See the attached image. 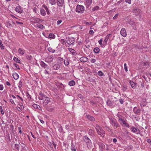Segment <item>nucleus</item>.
Instances as JSON below:
<instances>
[{
    "mask_svg": "<svg viewBox=\"0 0 151 151\" xmlns=\"http://www.w3.org/2000/svg\"><path fill=\"white\" fill-rule=\"evenodd\" d=\"M46 109L47 111L50 112H52L54 111V108L50 106H47Z\"/></svg>",
    "mask_w": 151,
    "mask_h": 151,
    "instance_id": "obj_24",
    "label": "nucleus"
},
{
    "mask_svg": "<svg viewBox=\"0 0 151 151\" xmlns=\"http://www.w3.org/2000/svg\"><path fill=\"white\" fill-rule=\"evenodd\" d=\"M120 33L121 35L124 37H125L127 36V33L125 28H122V29L120 31Z\"/></svg>",
    "mask_w": 151,
    "mask_h": 151,
    "instance_id": "obj_11",
    "label": "nucleus"
},
{
    "mask_svg": "<svg viewBox=\"0 0 151 151\" xmlns=\"http://www.w3.org/2000/svg\"><path fill=\"white\" fill-rule=\"evenodd\" d=\"M122 0H121L119 1H118L116 4V5H119V4L121 3L122 2Z\"/></svg>",
    "mask_w": 151,
    "mask_h": 151,
    "instance_id": "obj_56",
    "label": "nucleus"
},
{
    "mask_svg": "<svg viewBox=\"0 0 151 151\" xmlns=\"http://www.w3.org/2000/svg\"><path fill=\"white\" fill-rule=\"evenodd\" d=\"M62 22V21L61 20H58L57 22V25L58 26L59 25V24L61 23Z\"/></svg>",
    "mask_w": 151,
    "mask_h": 151,
    "instance_id": "obj_47",
    "label": "nucleus"
},
{
    "mask_svg": "<svg viewBox=\"0 0 151 151\" xmlns=\"http://www.w3.org/2000/svg\"><path fill=\"white\" fill-rule=\"evenodd\" d=\"M68 50L73 55H76V51L74 49H73L71 48H68Z\"/></svg>",
    "mask_w": 151,
    "mask_h": 151,
    "instance_id": "obj_17",
    "label": "nucleus"
},
{
    "mask_svg": "<svg viewBox=\"0 0 151 151\" xmlns=\"http://www.w3.org/2000/svg\"><path fill=\"white\" fill-rule=\"evenodd\" d=\"M40 13L42 15V16H45L46 14V13L45 12V10L43 9H41L40 10Z\"/></svg>",
    "mask_w": 151,
    "mask_h": 151,
    "instance_id": "obj_32",
    "label": "nucleus"
},
{
    "mask_svg": "<svg viewBox=\"0 0 151 151\" xmlns=\"http://www.w3.org/2000/svg\"><path fill=\"white\" fill-rule=\"evenodd\" d=\"M111 35V34H109V35H107L105 37V39L104 40V42L105 43V45L107 44V43L108 40V39H109V37H110V36Z\"/></svg>",
    "mask_w": 151,
    "mask_h": 151,
    "instance_id": "obj_23",
    "label": "nucleus"
},
{
    "mask_svg": "<svg viewBox=\"0 0 151 151\" xmlns=\"http://www.w3.org/2000/svg\"><path fill=\"white\" fill-rule=\"evenodd\" d=\"M33 11L35 13H36L37 12V8H36L35 7L33 9Z\"/></svg>",
    "mask_w": 151,
    "mask_h": 151,
    "instance_id": "obj_61",
    "label": "nucleus"
},
{
    "mask_svg": "<svg viewBox=\"0 0 151 151\" xmlns=\"http://www.w3.org/2000/svg\"><path fill=\"white\" fill-rule=\"evenodd\" d=\"M14 65L15 67L17 69H20L18 65L14 63Z\"/></svg>",
    "mask_w": 151,
    "mask_h": 151,
    "instance_id": "obj_53",
    "label": "nucleus"
},
{
    "mask_svg": "<svg viewBox=\"0 0 151 151\" xmlns=\"http://www.w3.org/2000/svg\"><path fill=\"white\" fill-rule=\"evenodd\" d=\"M147 142L149 143H151V140L150 139H147Z\"/></svg>",
    "mask_w": 151,
    "mask_h": 151,
    "instance_id": "obj_64",
    "label": "nucleus"
},
{
    "mask_svg": "<svg viewBox=\"0 0 151 151\" xmlns=\"http://www.w3.org/2000/svg\"><path fill=\"white\" fill-rule=\"evenodd\" d=\"M102 39H100V40H99L98 41V42H99V44L101 45H102Z\"/></svg>",
    "mask_w": 151,
    "mask_h": 151,
    "instance_id": "obj_54",
    "label": "nucleus"
},
{
    "mask_svg": "<svg viewBox=\"0 0 151 151\" xmlns=\"http://www.w3.org/2000/svg\"><path fill=\"white\" fill-rule=\"evenodd\" d=\"M112 146V144H110L109 145H106V150H110V148Z\"/></svg>",
    "mask_w": 151,
    "mask_h": 151,
    "instance_id": "obj_41",
    "label": "nucleus"
},
{
    "mask_svg": "<svg viewBox=\"0 0 151 151\" xmlns=\"http://www.w3.org/2000/svg\"><path fill=\"white\" fill-rule=\"evenodd\" d=\"M96 60L95 59H92L91 61V62L92 63H94L96 62Z\"/></svg>",
    "mask_w": 151,
    "mask_h": 151,
    "instance_id": "obj_60",
    "label": "nucleus"
},
{
    "mask_svg": "<svg viewBox=\"0 0 151 151\" xmlns=\"http://www.w3.org/2000/svg\"><path fill=\"white\" fill-rule=\"evenodd\" d=\"M19 105L20 106V107H17V109H18V108L21 111L22 110H23L24 109V107L23 105L22 104V103H20L19 104Z\"/></svg>",
    "mask_w": 151,
    "mask_h": 151,
    "instance_id": "obj_29",
    "label": "nucleus"
},
{
    "mask_svg": "<svg viewBox=\"0 0 151 151\" xmlns=\"http://www.w3.org/2000/svg\"><path fill=\"white\" fill-rule=\"evenodd\" d=\"M15 11L16 12L19 13H21L23 12L22 9L19 6H17L16 7L15 9Z\"/></svg>",
    "mask_w": 151,
    "mask_h": 151,
    "instance_id": "obj_12",
    "label": "nucleus"
},
{
    "mask_svg": "<svg viewBox=\"0 0 151 151\" xmlns=\"http://www.w3.org/2000/svg\"><path fill=\"white\" fill-rule=\"evenodd\" d=\"M19 145L18 144H15V147L17 149V150H19Z\"/></svg>",
    "mask_w": 151,
    "mask_h": 151,
    "instance_id": "obj_51",
    "label": "nucleus"
},
{
    "mask_svg": "<svg viewBox=\"0 0 151 151\" xmlns=\"http://www.w3.org/2000/svg\"><path fill=\"white\" fill-rule=\"evenodd\" d=\"M53 69L55 70H56L60 68V66L58 65L57 64H55L52 66Z\"/></svg>",
    "mask_w": 151,
    "mask_h": 151,
    "instance_id": "obj_25",
    "label": "nucleus"
},
{
    "mask_svg": "<svg viewBox=\"0 0 151 151\" xmlns=\"http://www.w3.org/2000/svg\"><path fill=\"white\" fill-rule=\"evenodd\" d=\"M124 69L125 71L127 72L128 71L127 67V64L125 63L124 64Z\"/></svg>",
    "mask_w": 151,
    "mask_h": 151,
    "instance_id": "obj_42",
    "label": "nucleus"
},
{
    "mask_svg": "<svg viewBox=\"0 0 151 151\" xmlns=\"http://www.w3.org/2000/svg\"><path fill=\"white\" fill-rule=\"evenodd\" d=\"M55 35L52 33H50L49 35V37L51 39H54L55 38Z\"/></svg>",
    "mask_w": 151,
    "mask_h": 151,
    "instance_id": "obj_34",
    "label": "nucleus"
},
{
    "mask_svg": "<svg viewBox=\"0 0 151 151\" xmlns=\"http://www.w3.org/2000/svg\"><path fill=\"white\" fill-rule=\"evenodd\" d=\"M37 27L40 28V29H42L44 28L43 26L41 24L38 23L37 24Z\"/></svg>",
    "mask_w": 151,
    "mask_h": 151,
    "instance_id": "obj_30",
    "label": "nucleus"
},
{
    "mask_svg": "<svg viewBox=\"0 0 151 151\" xmlns=\"http://www.w3.org/2000/svg\"><path fill=\"white\" fill-rule=\"evenodd\" d=\"M13 60L16 62L17 63H20V61L19 59L17 58L14 57L13 58Z\"/></svg>",
    "mask_w": 151,
    "mask_h": 151,
    "instance_id": "obj_35",
    "label": "nucleus"
},
{
    "mask_svg": "<svg viewBox=\"0 0 151 151\" xmlns=\"http://www.w3.org/2000/svg\"><path fill=\"white\" fill-rule=\"evenodd\" d=\"M129 83L132 87L133 88H134L136 86L137 83H134L132 81H129Z\"/></svg>",
    "mask_w": 151,
    "mask_h": 151,
    "instance_id": "obj_15",
    "label": "nucleus"
},
{
    "mask_svg": "<svg viewBox=\"0 0 151 151\" xmlns=\"http://www.w3.org/2000/svg\"><path fill=\"white\" fill-rule=\"evenodd\" d=\"M99 9V7L98 6H95L92 9V11H95L96 10H97Z\"/></svg>",
    "mask_w": 151,
    "mask_h": 151,
    "instance_id": "obj_44",
    "label": "nucleus"
},
{
    "mask_svg": "<svg viewBox=\"0 0 151 151\" xmlns=\"http://www.w3.org/2000/svg\"><path fill=\"white\" fill-rule=\"evenodd\" d=\"M96 129L98 134L101 135L102 137H103L104 136L105 132L102 129V127H100L99 125L96 124Z\"/></svg>",
    "mask_w": 151,
    "mask_h": 151,
    "instance_id": "obj_1",
    "label": "nucleus"
},
{
    "mask_svg": "<svg viewBox=\"0 0 151 151\" xmlns=\"http://www.w3.org/2000/svg\"><path fill=\"white\" fill-rule=\"evenodd\" d=\"M75 82L73 80H71L70 81L68 85L70 86H73L75 85Z\"/></svg>",
    "mask_w": 151,
    "mask_h": 151,
    "instance_id": "obj_27",
    "label": "nucleus"
},
{
    "mask_svg": "<svg viewBox=\"0 0 151 151\" xmlns=\"http://www.w3.org/2000/svg\"><path fill=\"white\" fill-rule=\"evenodd\" d=\"M92 1V0H85V3L86 5L89 6L91 4Z\"/></svg>",
    "mask_w": 151,
    "mask_h": 151,
    "instance_id": "obj_19",
    "label": "nucleus"
},
{
    "mask_svg": "<svg viewBox=\"0 0 151 151\" xmlns=\"http://www.w3.org/2000/svg\"><path fill=\"white\" fill-rule=\"evenodd\" d=\"M58 5L59 6H65V3L64 0H58Z\"/></svg>",
    "mask_w": 151,
    "mask_h": 151,
    "instance_id": "obj_8",
    "label": "nucleus"
},
{
    "mask_svg": "<svg viewBox=\"0 0 151 151\" xmlns=\"http://www.w3.org/2000/svg\"><path fill=\"white\" fill-rule=\"evenodd\" d=\"M146 104V102H145V101L144 102V104H142V102H141L140 105L141 106H145Z\"/></svg>",
    "mask_w": 151,
    "mask_h": 151,
    "instance_id": "obj_58",
    "label": "nucleus"
},
{
    "mask_svg": "<svg viewBox=\"0 0 151 151\" xmlns=\"http://www.w3.org/2000/svg\"><path fill=\"white\" fill-rule=\"evenodd\" d=\"M110 123L113 126L116 127H118L119 126V124L115 121L114 120L112 119H110Z\"/></svg>",
    "mask_w": 151,
    "mask_h": 151,
    "instance_id": "obj_7",
    "label": "nucleus"
},
{
    "mask_svg": "<svg viewBox=\"0 0 151 151\" xmlns=\"http://www.w3.org/2000/svg\"><path fill=\"white\" fill-rule=\"evenodd\" d=\"M84 141L87 143L88 148L91 147L92 146V142L89 138L87 136H85L84 139Z\"/></svg>",
    "mask_w": 151,
    "mask_h": 151,
    "instance_id": "obj_3",
    "label": "nucleus"
},
{
    "mask_svg": "<svg viewBox=\"0 0 151 151\" xmlns=\"http://www.w3.org/2000/svg\"><path fill=\"white\" fill-rule=\"evenodd\" d=\"M88 60V58L85 57H82L80 58V60L82 62H86Z\"/></svg>",
    "mask_w": 151,
    "mask_h": 151,
    "instance_id": "obj_16",
    "label": "nucleus"
},
{
    "mask_svg": "<svg viewBox=\"0 0 151 151\" xmlns=\"http://www.w3.org/2000/svg\"><path fill=\"white\" fill-rule=\"evenodd\" d=\"M66 42L69 45H71L74 43V39L73 38H68L66 39Z\"/></svg>",
    "mask_w": 151,
    "mask_h": 151,
    "instance_id": "obj_5",
    "label": "nucleus"
},
{
    "mask_svg": "<svg viewBox=\"0 0 151 151\" xmlns=\"http://www.w3.org/2000/svg\"><path fill=\"white\" fill-rule=\"evenodd\" d=\"M119 120L120 122L122 124H124L126 122L124 120L121 118H119Z\"/></svg>",
    "mask_w": 151,
    "mask_h": 151,
    "instance_id": "obj_39",
    "label": "nucleus"
},
{
    "mask_svg": "<svg viewBox=\"0 0 151 151\" xmlns=\"http://www.w3.org/2000/svg\"><path fill=\"white\" fill-rule=\"evenodd\" d=\"M40 64L41 66L44 68H46L47 66L46 64L42 61H41L40 62Z\"/></svg>",
    "mask_w": 151,
    "mask_h": 151,
    "instance_id": "obj_22",
    "label": "nucleus"
},
{
    "mask_svg": "<svg viewBox=\"0 0 151 151\" xmlns=\"http://www.w3.org/2000/svg\"><path fill=\"white\" fill-rule=\"evenodd\" d=\"M4 86L2 85H0V90H2L4 89Z\"/></svg>",
    "mask_w": 151,
    "mask_h": 151,
    "instance_id": "obj_59",
    "label": "nucleus"
},
{
    "mask_svg": "<svg viewBox=\"0 0 151 151\" xmlns=\"http://www.w3.org/2000/svg\"><path fill=\"white\" fill-rule=\"evenodd\" d=\"M131 130L132 132L136 133L137 134H138L139 132V131L138 129L134 127H132L131 128Z\"/></svg>",
    "mask_w": 151,
    "mask_h": 151,
    "instance_id": "obj_10",
    "label": "nucleus"
},
{
    "mask_svg": "<svg viewBox=\"0 0 151 151\" xmlns=\"http://www.w3.org/2000/svg\"><path fill=\"white\" fill-rule=\"evenodd\" d=\"M133 12L134 14L140 17L141 15V12L138 8H136L133 10Z\"/></svg>",
    "mask_w": 151,
    "mask_h": 151,
    "instance_id": "obj_4",
    "label": "nucleus"
},
{
    "mask_svg": "<svg viewBox=\"0 0 151 151\" xmlns=\"http://www.w3.org/2000/svg\"><path fill=\"white\" fill-rule=\"evenodd\" d=\"M85 10L84 7L81 5H78L76 8V12L80 13H83Z\"/></svg>",
    "mask_w": 151,
    "mask_h": 151,
    "instance_id": "obj_2",
    "label": "nucleus"
},
{
    "mask_svg": "<svg viewBox=\"0 0 151 151\" xmlns=\"http://www.w3.org/2000/svg\"><path fill=\"white\" fill-rule=\"evenodd\" d=\"M25 52V50L22 48H19L18 49V52L21 55H23Z\"/></svg>",
    "mask_w": 151,
    "mask_h": 151,
    "instance_id": "obj_14",
    "label": "nucleus"
},
{
    "mask_svg": "<svg viewBox=\"0 0 151 151\" xmlns=\"http://www.w3.org/2000/svg\"><path fill=\"white\" fill-rule=\"evenodd\" d=\"M33 106L35 108H37V109H38L39 108V107H40V106L39 105H37V104H34L33 105Z\"/></svg>",
    "mask_w": 151,
    "mask_h": 151,
    "instance_id": "obj_50",
    "label": "nucleus"
},
{
    "mask_svg": "<svg viewBox=\"0 0 151 151\" xmlns=\"http://www.w3.org/2000/svg\"><path fill=\"white\" fill-rule=\"evenodd\" d=\"M89 33L91 35H93L94 33L93 31L92 30H90L89 31Z\"/></svg>",
    "mask_w": 151,
    "mask_h": 151,
    "instance_id": "obj_57",
    "label": "nucleus"
},
{
    "mask_svg": "<svg viewBox=\"0 0 151 151\" xmlns=\"http://www.w3.org/2000/svg\"><path fill=\"white\" fill-rule=\"evenodd\" d=\"M103 74V72L101 71H99L98 73V75L100 76H102Z\"/></svg>",
    "mask_w": 151,
    "mask_h": 151,
    "instance_id": "obj_46",
    "label": "nucleus"
},
{
    "mask_svg": "<svg viewBox=\"0 0 151 151\" xmlns=\"http://www.w3.org/2000/svg\"><path fill=\"white\" fill-rule=\"evenodd\" d=\"M64 63L65 65H68L69 64V62L67 60H64Z\"/></svg>",
    "mask_w": 151,
    "mask_h": 151,
    "instance_id": "obj_45",
    "label": "nucleus"
},
{
    "mask_svg": "<svg viewBox=\"0 0 151 151\" xmlns=\"http://www.w3.org/2000/svg\"><path fill=\"white\" fill-rule=\"evenodd\" d=\"M99 147L101 151H103L105 149V145L103 143L99 142H98Z\"/></svg>",
    "mask_w": 151,
    "mask_h": 151,
    "instance_id": "obj_9",
    "label": "nucleus"
},
{
    "mask_svg": "<svg viewBox=\"0 0 151 151\" xmlns=\"http://www.w3.org/2000/svg\"><path fill=\"white\" fill-rule=\"evenodd\" d=\"M127 89V87L125 85H124L122 86V89L124 91H125Z\"/></svg>",
    "mask_w": 151,
    "mask_h": 151,
    "instance_id": "obj_43",
    "label": "nucleus"
},
{
    "mask_svg": "<svg viewBox=\"0 0 151 151\" xmlns=\"http://www.w3.org/2000/svg\"><path fill=\"white\" fill-rule=\"evenodd\" d=\"M47 50L48 51L51 52L52 53H54L55 52V50L53 49L51 47H48L47 49Z\"/></svg>",
    "mask_w": 151,
    "mask_h": 151,
    "instance_id": "obj_33",
    "label": "nucleus"
},
{
    "mask_svg": "<svg viewBox=\"0 0 151 151\" xmlns=\"http://www.w3.org/2000/svg\"><path fill=\"white\" fill-rule=\"evenodd\" d=\"M43 101L44 103L47 104L50 101V99L49 98L47 97L44 98Z\"/></svg>",
    "mask_w": 151,
    "mask_h": 151,
    "instance_id": "obj_20",
    "label": "nucleus"
},
{
    "mask_svg": "<svg viewBox=\"0 0 151 151\" xmlns=\"http://www.w3.org/2000/svg\"><path fill=\"white\" fill-rule=\"evenodd\" d=\"M12 76L14 79L15 80H17L19 78V75L16 73H13Z\"/></svg>",
    "mask_w": 151,
    "mask_h": 151,
    "instance_id": "obj_21",
    "label": "nucleus"
},
{
    "mask_svg": "<svg viewBox=\"0 0 151 151\" xmlns=\"http://www.w3.org/2000/svg\"><path fill=\"white\" fill-rule=\"evenodd\" d=\"M94 131L91 129H90L89 130L88 133L89 134L91 135H93L94 134Z\"/></svg>",
    "mask_w": 151,
    "mask_h": 151,
    "instance_id": "obj_38",
    "label": "nucleus"
},
{
    "mask_svg": "<svg viewBox=\"0 0 151 151\" xmlns=\"http://www.w3.org/2000/svg\"><path fill=\"white\" fill-rule=\"evenodd\" d=\"M71 150L72 151H76L75 146L73 144L71 145Z\"/></svg>",
    "mask_w": 151,
    "mask_h": 151,
    "instance_id": "obj_40",
    "label": "nucleus"
},
{
    "mask_svg": "<svg viewBox=\"0 0 151 151\" xmlns=\"http://www.w3.org/2000/svg\"><path fill=\"white\" fill-rule=\"evenodd\" d=\"M53 60L52 57L51 55H49L45 58V62L47 63L51 62Z\"/></svg>",
    "mask_w": 151,
    "mask_h": 151,
    "instance_id": "obj_6",
    "label": "nucleus"
},
{
    "mask_svg": "<svg viewBox=\"0 0 151 151\" xmlns=\"http://www.w3.org/2000/svg\"><path fill=\"white\" fill-rule=\"evenodd\" d=\"M86 117L88 119L91 121H94L95 120V118L93 117L90 115H87Z\"/></svg>",
    "mask_w": 151,
    "mask_h": 151,
    "instance_id": "obj_26",
    "label": "nucleus"
},
{
    "mask_svg": "<svg viewBox=\"0 0 151 151\" xmlns=\"http://www.w3.org/2000/svg\"><path fill=\"white\" fill-rule=\"evenodd\" d=\"M123 125L129 128V124L126 122Z\"/></svg>",
    "mask_w": 151,
    "mask_h": 151,
    "instance_id": "obj_55",
    "label": "nucleus"
},
{
    "mask_svg": "<svg viewBox=\"0 0 151 151\" xmlns=\"http://www.w3.org/2000/svg\"><path fill=\"white\" fill-rule=\"evenodd\" d=\"M113 141V142L115 143H116L117 141V140L116 138H114Z\"/></svg>",
    "mask_w": 151,
    "mask_h": 151,
    "instance_id": "obj_63",
    "label": "nucleus"
},
{
    "mask_svg": "<svg viewBox=\"0 0 151 151\" xmlns=\"http://www.w3.org/2000/svg\"><path fill=\"white\" fill-rule=\"evenodd\" d=\"M32 21L34 23H38L40 21V19L36 17H34L32 19Z\"/></svg>",
    "mask_w": 151,
    "mask_h": 151,
    "instance_id": "obj_18",
    "label": "nucleus"
},
{
    "mask_svg": "<svg viewBox=\"0 0 151 151\" xmlns=\"http://www.w3.org/2000/svg\"><path fill=\"white\" fill-rule=\"evenodd\" d=\"M93 52L96 53H98L100 51V49L98 47L95 48L93 49Z\"/></svg>",
    "mask_w": 151,
    "mask_h": 151,
    "instance_id": "obj_28",
    "label": "nucleus"
},
{
    "mask_svg": "<svg viewBox=\"0 0 151 151\" xmlns=\"http://www.w3.org/2000/svg\"><path fill=\"white\" fill-rule=\"evenodd\" d=\"M119 14H117L115 15L113 17V19H116L118 16Z\"/></svg>",
    "mask_w": 151,
    "mask_h": 151,
    "instance_id": "obj_49",
    "label": "nucleus"
},
{
    "mask_svg": "<svg viewBox=\"0 0 151 151\" xmlns=\"http://www.w3.org/2000/svg\"><path fill=\"white\" fill-rule=\"evenodd\" d=\"M131 1L132 0H125V2L129 4H130L131 3Z\"/></svg>",
    "mask_w": 151,
    "mask_h": 151,
    "instance_id": "obj_52",
    "label": "nucleus"
},
{
    "mask_svg": "<svg viewBox=\"0 0 151 151\" xmlns=\"http://www.w3.org/2000/svg\"><path fill=\"white\" fill-rule=\"evenodd\" d=\"M18 87L19 88H20L22 86V82L21 81H20L18 83Z\"/></svg>",
    "mask_w": 151,
    "mask_h": 151,
    "instance_id": "obj_37",
    "label": "nucleus"
},
{
    "mask_svg": "<svg viewBox=\"0 0 151 151\" xmlns=\"http://www.w3.org/2000/svg\"><path fill=\"white\" fill-rule=\"evenodd\" d=\"M119 101L121 104H123V103L124 101L123 99H120Z\"/></svg>",
    "mask_w": 151,
    "mask_h": 151,
    "instance_id": "obj_62",
    "label": "nucleus"
},
{
    "mask_svg": "<svg viewBox=\"0 0 151 151\" xmlns=\"http://www.w3.org/2000/svg\"><path fill=\"white\" fill-rule=\"evenodd\" d=\"M12 23L11 24H9V26H12L13 27H15L16 26V25L15 23L13 22H12Z\"/></svg>",
    "mask_w": 151,
    "mask_h": 151,
    "instance_id": "obj_48",
    "label": "nucleus"
},
{
    "mask_svg": "<svg viewBox=\"0 0 151 151\" xmlns=\"http://www.w3.org/2000/svg\"><path fill=\"white\" fill-rule=\"evenodd\" d=\"M128 23L130 24V25H131L133 27V29H136V27L134 26L135 23V22H134L133 21L130 20L129 21H128Z\"/></svg>",
    "mask_w": 151,
    "mask_h": 151,
    "instance_id": "obj_13",
    "label": "nucleus"
},
{
    "mask_svg": "<svg viewBox=\"0 0 151 151\" xmlns=\"http://www.w3.org/2000/svg\"><path fill=\"white\" fill-rule=\"evenodd\" d=\"M0 47L1 49V50H3L4 48V47L2 43V42L1 40H0Z\"/></svg>",
    "mask_w": 151,
    "mask_h": 151,
    "instance_id": "obj_36",
    "label": "nucleus"
},
{
    "mask_svg": "<svg viewBox=\"0 0 151 151\" xmlns=\"http://www.w3.org/2000/svg\"><path fill=\"white\" fill-rule=\"evenodd\" d=\"M56 0H49V3L52 5H53L55 4Z\"/></svg>",
    "mask_w": 151,
    "mask_h": 151,
    "instance_id": "obj_31",
    "label": "nucleus"
}]
</instances>
